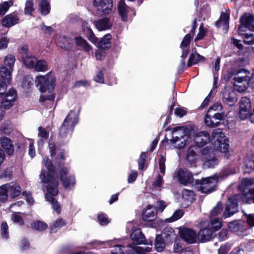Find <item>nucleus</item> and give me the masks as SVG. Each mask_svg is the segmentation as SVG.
Returning <instances> with one entry per match:
<instances>
[{
  "label": "nucleus",
  "instance_id": "nucleus-54",
  "mask_svg": "<svg viewBox=\"0 0 254 254\" xmlns=\"http://www.w3.org/2000/svg\"><path fill=\"white\" fill-rule=\"evenodd\" d=\"M33 78L30 76H27L23 79L22 86L24 89L28 90L33 85Z\"/></svg>",
  "mask_w": 254,
  "mask_h": 254
},
{
  "label": "nucleus",
  "instance_id": "nucleus-61",
  "mask_svg": "<svg viewBox=\"0 0 254 254\" xmlns=\"http://www.w3.org/2000/svg\"><path fill=\"white\" fill-rule=\"evenodd\" d=\"M222 204L221 202H218L217 205L211 211V215L212 216H216L220 213L222 210Z\"/></svg>",
  "mask_w": 254,
  "mask_h": 254
},
{
  "label": "nucleus",
  "instance_id": "nucleus-23",
  "mask_svg": "<svg viewBox=\"0 0 254 254\" xmlns=\"http://www.w3.org/2000/svg\"><path fill=\"white\" fill-rule=\"evenodd\" d=\"M19 20L17 14L11 13L4 16L1 20V23L2 26L9 28L18 24Z\"/></svg>",
  "mask_w": 254,
  "mask_h": 254
},
{
  "label": "nucleus",
  "instance_id": "nucleus-47",
  "mask_svg": "<svg viewBox=\"0 0 254 254\" xmlns=\"http://www.w3.org/2000/svg\"><path fill=\"white\" fill-rule=\"evenodd\" d=\"M65 225V221L62 218L57 219L51 226V231L52 233H56L58 229H59Z\"/></svg>",
  "mask_w": 254,
  "mask_h": 254
},
{
  "label": "nucleus",
  "instance_id": "nucleus-46",
  "mask_svg": "<svg viewBox=\"0 0 254 254\" xmlns=\"http://www.w3.org/2000/svg\"><path fill=\"white\" fill-rule=\"evenodd\" d=\"M8 196L6 184L0 186V201L2 202L6 201Z\"/></svg>",
  "mask_w": 254,
  "mask_h": 254
},
{
  "label": "nucleus",
  "instance_id": "nucleus-41",
  "mask_svg": "<svg viewBox=\"0 0 254 254\" xmlns=\"http://www.w3.org/2000/svg\"><path fill=\"white\" fill-rule=\"evenodd\" d=\"M194 192L192 190H185L182 192V198L184 201H186L187 205H190L194 198Z\"/></svg>",
  "mask_w": 254,
  "mask_h": 254
},
{
  "label": "nucleus",
  "instance_id": "nucleus-51",
  "mask_svg": "<svg viewBox=\"0 0 254 254\" xmlns=\"http://www.w3.org/2000/svg\"><path fill=\"white\" fill-rule=\"evenodd\" d=\"M8 226L6 223L2 222L0 227V237L3 240H7L9 238Z\"/></svg>",
  "mask_w": 254,
  "mask_h": 254
},
{
  "label": "nucleus",
  "instance_id": "nucleus-64",
  "mask_svg": "<svg viewBox=\"0 0 254 254\" xmlns=\"http://www.w3.org/2000/svg\"><path fill=\"white\" fill-rule=\"evenodd\" d=\"M33 3L32 1L27 0L25 3V13L26 14H31L33 10Z\"/></svg>",
  "mask_w": 254,
  "mask_h": 254
},
{
  "label": "nucleus",
  "instance_id": "nucleus-32",
  "mask_svg": "<svg viewBox=\"0 0 254 254\" xmlns=\"http://www.w3.org/2000/svg\"><path fill=\"white\" fill-rule=\"evenodd\" d=\"M128 250H125L127 254H146V253L149 252L152 249L151 247H132V245L129 246Z\"/></svg>",
  "mask_w": 254,
  "mask_h": 254
},
{
  "label": "nucleus",
  "instance_id": "nucleus-53",
  "mask_svg": "<svg viewBox=\"0 0 254 254\" xmlns=\"http://www.w3.org/2000/svg\"><path fill=\"white\" fill-rule=\"evenodd\" d=\"M244 42L245 44L252 45V49L254 53V35L253 34L248 33H244Z\"/></svg>",
  "mask_w": 254,
  "mask_h": 254
},
{
  "label": "nucleus",
  "instance_id": "nucleus-49",
  "mask_svg": "<svg viewBox=\"0 0 254 254\" xmlns=\"http://www.w3.org/2000/svg\"><path fill=\"white\" fill-rule=\"evenodd\" d=\"M32 229L38 231H43L48 227V225L42 221H37L31 224Z\"/></svg>",
  "mask_w": 254,
  "mask_h": 254
},
{
  "label": "nucleus",
  "instance_id": "nucleus-63",
  "mask_svg": "<svg viewBox=\"0 0 254 254\" xmlns=\"http://www.w3.org/2000/svg\"><path fill=\"white\" fill-rule=\"evenodd\" d=\"M11 219L14 223H17L19 225L24 224V221L18 213H13L11 216Z\"/></svg>",
  "mask_w": 254,
  "mask_h": 254
},
{
  "label": "nucleus",
  "instance_id": "nucleus-58",
  "mask_svg": "<svg viewBox=\"0 0 254 254\" xmlns=\"http://www.w3.org/2000/svg\"><path fill=\"white\" fill-rule=\"evenodd\" d=\"M10 39L9 38L6 36L1 37L0 38V50L7 48Z\"/></svg>",
  "mask_w": 254,
  "mask_h": 254
},
{
  "label": "nucleus",
  "instance_id": "nucleus-43",
  "mask_svg": "<svg viewBox=\"0 0 254 254\" xmlns=\"http://www.w3.org/2000/svg\"><path fill=\"white\" fill-rule=\"evenodd\" d=\"M35 70L39 72H45L48 70L47 63L44 60L36 61L34 67Z\"/></svg>",
  "mask_w": 254,
  "mask_h": 254
},
{
  "label": "nucleus",
  "instance_id": "nucleus-8",
  "mask_svg": "<svg viewBox=\"0 0 254 254\" xmlns=\"http://www.w3.org/2000/svg\"><path fill=\"white\" fill-rule=\"evenodd\" d=\"M93 5L101 15H109L113 12L112 0H94Z\"/></svg>",
  "mask_w": 254,
  "mask_h": 254
},
{
  "label": "nucleus",
  "instance_id": "nucleus-15",
  "mask_svg": "<svg viewBox=\"0 0 254 254\" xmlns=\"http://www.w3.org/2000/svg\"><path fill=\"white\" fill-rule=\"evenodd\" d=\"M130 238L133 241V244H129L127 246H123V248H126V250H128L129 246L132 245V247H139V246H136V245H140L143 244L145 241V237L142 233L140 229H136L133 230V231L130 234ZM147 247L144 246L142 247Z\"/></svg>",
  "mask_w": 254,
  "mask_h": 254
},
{
  "label": "nucleus",
  "instance_id": "nucleus-44",
  "mask_svg": "<svg viewBox=\"0 0 254 254\" xmlns=\"http://www.w3.org/2000/svg\"><path fill=\"white\" fill-rule=\"evenodd\" d=\"M165 243L160 235H157L155 242V247L158 252H162L165 247Z\"/></svg>",
  "mask_w": 254,
  "mask_h": 254
},
{
  "label": "nucleus",
  "instance_id": "nucleus-38",
  "mask_svg": "<svg viewBox=\"0 0 254 254\" xmlns=\"http://www.w3.org/2000/svg\"><path fill=\"white\" fill-rule=\"evenodd\" d=\"M40 7L41 12L43 15L48 14L50 11L49 0H36Z\"/></svg>",
  "mask_w": 254,
  "mask_h": 254
},
{
  "label": "nucleus",
  "instance_id": "nucleus-16",
  "mask_svg": "<svg viewBox=\"0 0 254 254\" xmlns=\"http://www.w3.org/2000/svg\"><path fill=\"white\" fill-rule=\"evenodd\" d=\"M251 108V102L249 98L243 97L240 101V116L241 119L248 118Z\"/></svg>",
  "mask_w": 254,
  "mask_h": 254
},
{
  "label": "nucleus",
  "instance_id": "nucleus-18",
  "mask_svg": "<svg viewBox=\"0 0 254 254\" xmlns=\"http://www.w3.org/2000/svg\"><path fill=\"white\" fill-rule=\"evenodd\" d=\"M181 237L189 244H193L196 241L197 236L195 231L189 228H184L180 231Z\"/></svg>",
  "mask_w": 254,
  "mask_h": 254
},
{
  "label": "nucleus",
  "instance_id": "nucleus-45",
  "mask_svg": "<svg viewBox=\"0 0 254 254\" xmlns=\"http://www.w3.org/2000/svg\"><path fill=\"white\" fill-rule=\"evenodd\" d=\"M220 58L218 57L215 62L214 71H213V76H214V86L215 88H217L216 86L218 78V74L217 73V71L219 70L220 68Z\"/></svg>",
  "mask_w": 254,
  "mask_h": 254
},
{
  "label": "nucleus",
  "instance_id": "nucleus-60",
  "mask_svg": "<svg viewBox=\"0 0 254 254\" xmlns=\"http://www.w3.org/2000/svg\"><path fill=\"white\" fill-rule=\"evenodd\" d=\"M205 34L206 30H205L203 26L202 25H201L199 26V32L197 34L196 37H195L194 41H197L202 39L205 36Z\"/></svg>",
  "mask_w": 254,
  "mask_h": 254
},
{
  "label": "nucleus",
  "instance_id": "nucleus-52",
  "mask_svg": "<svg viewBox=\"0 0 254 254\" xmlns=\"http://www.w3.org/2000/svg\"><path fill=\"white\" fill-rule=\"evenodd\" d=\"M206 160L204 162V167L205 168H213L218 163L217 159L212 157V158H207L205 157Z\"/></svg>",
  "mask_w": 254,
  "mask_h": 254
},
{
  "label": "nucleus",
  "instance_id": "nucleus-36",
  "mask_svg": "<svg viewBox=\"0 0 254 254\" xmlns=\"http://www.w3.org/2000/svg\"><path fill=\"white\" fill-rule=\"evenodd\" d=\"M111 37L112 36L110 34L105 35L99 42L98 41L96 43H98V47L103 49L110 48L111 47Z\"/></svg>",
  "mask_w": 254,
  "mask_h": 254
},
{
  "label": "nucleus",
  "instance_id": "nucleus-22",
  "mask_svg": "<svg viewBox=\"0 0 254 254\" xmlns=\"http://www.w3.org/2000/svg\"><path fill=\"white\" fill-rule=\"evenodd\" d=\"M215 237L214 231L209 228L201 229L197 235L198 240L202 243L210 241Z\"/></svg>",
  "mask_w": 254,
  "mask_h": 254
},
{
  "label": "nucleus",
  "instance_id": "nucleus-29",
  "mask_svg": "<svg viewBox=\"0 0 254 254\" xmlns=\"http://www.w3.org/2000/svg\"><path fill=\"white\" fill-rule=\"evenodd\" d=\"M70 40L65 36L57 35L56 42L61 48L66 50L70 47Z\"/></svg>",
  "mask_w": 254,
  "mask_h": 254
},
{
  "label": "nucleus",
  "instance_id": "nucleus-39",
  "mask_svg": "<svg viewBox=\"0 0 254 254\" xmlns=\"http://www.w3.org/2000/svg\"><path fill=\"white\" fill-rule=\"evenodd\" d=\"M204 58L197 53L196 52L192 53L190 55L189 59L188 66L190 67L193 64H196L199 62L203 61Z\"/></svg>",
  "mask_w": 254,
  "mask_h": 254
},
{
  "label": "nucleus",
  "instance_id": "nucleus-13",
  "mask_svg": "<svg viewBox=\"0 0 254 254\" xmlns=\"http://www.w3.org/2000/svg\"><path fill=\"white\" fill-rule=\"evenodd\" d=\"M207 113L208 115L212 117L213 119L219 121L224 119L225 115L222 105L220 102H216L211 106Z\"/></svg>",
  "mask_w": 254,
  "mask_h": 254
},
{
  "label": "nucleus",
  "instance_id": "nucleus-25",
  "mask_svg": "<svg viewBox=\"0 0 254 254\" xmlns=\"http://www.w3.org/2000/svg\"><path fill=\"white\" fill-rule=\"evenodd\" d=\"M229 15V10H226L225 12L221 13L220 19L215 23V25L217 27L223 26L225 33L227 32L228 30Z\"/></svg>",
  "mask_w": 254,
  "mask_h": 254
},
{
  "label": "nucleus",
  "instance_id": "nucleus-56",
  "mask_svg": "<svg viewBox=\"0 0 254 254\" xmlns=\"http://www.w3.org/2000/svg\"><path fill=\"white\" fill-rule=\"evenodd\" d=\"M211 226L212 228V230L214 231V232L220 229L222 226L221 221L218 218H214L211 221Z\"/></svg>",
  "mask_w": 254,
  "mask_h": 254
},
{
  "label": "nucleus",
  "instance_id": "nucleus-26",
  "mask_svg": "<svg viewBox=\"0 0 254 254\" xmlns=\"http://www.w3.org/2000/svg\"><path fill=\"white\" fill-rule=\"evenodd\" d=\"M250 72L245 69L239 70L235 75L234 79L238 83L245 82L248 85H249Z\"/></svg>",
  "mask_w": 254,
  "mask_h": 254
},
{
  "label": "nucleus",
  "instance_id": "nucleus-7",
  "mask_svg": "<svg viewBox=\"0 0 254 254\" xmlns=\"http://www.w3.org/2000/svg\"><path fill=\"white\" fill-rule=\"evenodd\" d=\"M59 175L64 188L67 190H70L75 184V177L70 174L67 168L63 167L59 170Z\"/></svg>",
  "mask_w": 254,
  "mask_h": 254
},
{
  "label": "nucleus",
  "instance_id": "nucleus-11",
  "mask_svg": "<svg viewBox=\"0 0 254 254\" xmlns=\"http://www.w3.org/2000/svg\"><path fill=\"white\" fill-rule=\"evenodd\" d=\"M241 25L238 29L239 34L242 36L247 29L253 31L254 30V16L250 13L244 14L241 18Z\"/></svg>",
  "mask_w": 254,
  "mask_h": 254
},
{
  "label": "nucleus",
  "instance_id": "nucleus-17",
  "mask_svg": "<svg viewBox=\"0 0 254 254\" xmlns=\"http://www.w3.org/2000/svg\"><path fill=\"white\" fill-rule=\"evenodd\" d=\"M165 158L163 156H161L159 160V166L160 172L162 174V176L158 174L154 181L153 186L156 190H159L163 183V176L165 172Z\"/></svg>",
  "mask_w": 254,
  "mask_h": 254
},
{
  "label": "nucleus",
  "instance_id": "nucleus-5",
  "mask_svg": "<svg viewBox=\"0 0 254 254\" xmlns=\"http://www.w3.org/2000/svg\"><path fill=\"white\" fill-rule=\"evenodd\" d=\"M189 129L184 127H175L172 132V138L170 141L175 148L184 147L189 141Z\"/></svg>",
  "mask_w": 254,
  "mask_h": 254
},
{
  "label": "nucleus",
  "instance_id": "nucleus-40",
  "mask_svg": "<svg viewBox=\"0 0 254 254\" xmlns=\"http://www.w3.org/2000/svg\"><path fill=\"white\" fill-rule=\"evenodd\" d=\"M108 246L114 247V249L111 251V254H125L124 251L121 249L122 246L118 244L116 241H109L106 242Z\"/></svg>",
  "mask_w": 254,
  "mask_h": 254
},
{
  "label": "nucleus",
  "instance_id": "nucleus-48",
  "mask_svg": "<svg viewBox=\"0 0 254 254\" xmlns=\"http://www.w3.org/2000/svg\"><path fill=\"white\" fill-rule=\"evenodd\" d=\"M13 4V2L11 0L0 3V14L4 15Z\"/></svg>",
  "mask_w": 254,
  "mask_h": 254
},
{
  "label": "nucleus",
  "instance_id": "nucleus-37",
  "mask_svg": "<svg viewBox=\"0 0 254 254\" xmlns=\"http://www.w3.org/2000/svg\"><path fill=\"white\" fill-rule=\"evenodd\" d=\"M23 63L26 66L29 68H33L35 66L36 59L31 54L26 55L22 57Z\"/></svg>",
  "mask_w": 254,
  "mask_h": 254
},
{
  "label": "nucleus",
  "instance_id": "nucleus-9",
  "mask_svg": "<svg viewBox=\"0 0 254 254\" xmlns=\"http://www.w3.org/2000/svg\"><path fill=\"white\" fill-rule=\"evenodd\" d=\"M244 192V196L249 199L247 201L250 203L252 201L254 203V179L246 178L243 179L240 184Z\"/></svg>",
  "mask_w": 254,
  "mask_h": 254
},
{
  "label": "nucleus",
  "instance_id": "nucleus-50",
  "mask_svg": "<svg viewBox=\"0 0 254 254\" xmlns=\"http://www.w3.org/2000/svg\"><path fill=\"white\" fill-rule=\"evenodd\" d=\"M197 155L193 150V147L189 148L187 151V160L190 163H193L197 159Z\"/></svg>",
  "mask_w": 254,
  "mask_h": 254
},
{
  "label": "nucleus",
  "instance_id": "nucleus-14",
  "mask_svg": "<svg viewBox=\"0 0 254 254\" xmlns=\"http://www.w3.org/2000/svg\"><path fill=\"white\" fill-rule=\"evenodd\" d=\"M174 177L177 178L181 184L185 186L190 184L193 180L190 172L182 169L178 170L175 173Z\"/></svg>",
  "mask_w": 254,
  "mask_h": 254
},
{
  "label": "nucleus",
  "instance_id": "nucleus-1",
  "mask_svg": "<svg viewBox=\"0 0 254 254\" xmlns=\"http://www.w3.org/2000/svg\"><path fill=\"white\" fill-rule=\"evenodd\" d=\"M43 163L47 170H42L40 177L42 182L46 185L47 193L46 198L52 205L55 211L59 214L61 211V206L54 198L58 194V181L55 177L52 163L48 157L43 159Z\"/></svg>",
  "mask_w": 254,
  "mask_h": 254
},
{
  "label": "nucleus",
  "instance_id": "nucleus-55",
  "mask_svg": "<svg viewBox=\"0 0 254 254\" xmlns=\"http://www.w3.org/2000/svg\"><path fill=\"white\" fill-rule=\"evenodd\" d=\"M212 118H213L210 115H208V113H207L204 119L205 125L207 126L212 127H217L219 125V122H217L214 123V121L212 120Z\"/></svg>",
  "mask_w": 254,
  "mask_h": 254
},
{
  "label": "nucleus",
  "instance_id": "nucleus-33",
  "mask_svg": "<svg viewBox=\"0 0 254 254\" xmlns=\"http://www.w3.org/2000/svg\"><path fill=\"white\" fill-rule=\"evenodd\" d=\"M244 166L246 173L254 170V154L247 156L244 159Z\"/></svg>",
  "mask_w": 254,
  "mask_h": 254
},
{
  "label": "nucleus",
  "instance_id": "nucleus-28",
  "mask_svg": "<svg viewBox=\"0 0 254 254\" xmlns=\"http://www.w3.org/2000/svg\"><path fill=\"white\" fill-rule=\"evenodd\" d=\"M223 101L229 106L233 105L237 101L236 93L232 90L225 89L223 93Z\"/></svg>",
  "mask_w": 254,
  "mask_h": 254
},
{
  "label": "nucleus",
  "instance_id": "nucleus-4",
  "mask_svg": "<svg viewBox=\"0 0 254 254\" xmlns=\"http://www.w3.org/2000/svg\"><path fill=\"white\" fill-rule=\"evenodd\" d=\"M80 110H71L64 119L60 128V135L62 137H69L75 126L78 122V115Z\"/></svg>",
  "mask_w": 254,
  "mask_h": 254
},
{
  "label": "nucleus",
  "instance_id": "nucleus-10",
  "mask_svg": "<svg viewBox=\"0 0 254 254\" xmlns=\"http://www.w3.org/2000/svg\"><path fill=\"white\" fill-rule=\"evenodd\" d=\"M241 196L240 194H236L229 198L226 203L225 209L223 212L224 218L230 217L238 211L237 201Z\"/></svg>",
  "mask_w": 254,
  "mask_h": 254
},
{
  "label": "nucleus",
  "instance_id": "nucleus-31",
  "mask_svg": "<svg viewBox=\"0 0 254 254\" xmlns=\"http://www.w3.org/2000/svg\"><path fill=\"white\" fill-rule=\"evenodd\" d=\"M112 22L108 18L98 20L95 23V26L99 31L108 30L112 27Z\"/></svg>",
  "mask_w": 254,
  "mask_h": 254
},
{
  "label": "nucleus",
  "instance_id": "nucleus-6",
  "mask_svg": "<svg viewBox=\"0 0 254 254\" xmlns=\"http://www.w3.org/2000/svg\"><path fill=\"white\" fill-rule=\"evenodd\" d=\"M217 175L207 177L202 179L200 183L199 190L202 193H209L215 190L217 182L219 178Z\"/></svg>",
  "mask_w": 254,
  "mask_h": 254
},
{
  "label": "nucleus",
  "instance_id": "nucleus-24",
  "mask_svg": "<svg viewBox=\"0 0 254 254\" xmlns=\"http://www.w3.org/2000/svg\"><path fill=\"white\" fill-rule=\"evenodd\" d=\"M0 144L8 155H12L14 153V147L12 140L7 137L1 136L0 138Z\"/></svg>",
  "mask_w": 254,
  "mask_h": 254
},
{
  "label": "nucleus",
  "instance_id": "nucleus-42",
  "mask_svg": "<svg viewBox=\"0 0 254 254\" xmlns=\"http://www.w3.org/2000/svg\"><path fill=\"white\" fill-rule=\"evenodd\" d=\"M75 40L76 45L82 48L85 51L88 52L91 50L92 48L91 46L85 40L81 37H76L75 38Z\"/></svg>",
  "mask_w": 254,
  "mask_h": 254
},
{
  "label": "nucleus",
  "instance_id": "nucleus-19",
  "mask_svg": "<svg viewBox=\"0 0 254 254\" xmlns=\"http://www.w3.org/2000/svg\"><path fill=\"white\" fill-rule=\"evenodd\" d=\"M16 97V91L13 88H10L6 93L5 97L1 102V104L4 109H8L13 105Z\"/></svg>",
  "mask_w": 254,
  "mask_h": 254
},
{
  "label": "nucleus",
  "instance_id": "nucleus-35",
  "mask_svg": "<svg viewBox=\"0 0 254 254\" xmlns=\"http://www.w3.org/2000/svg\"><path fill=\"white\" fill-rule=\"evenodd\" d=\"M82 28L84 32H87L86 34L88 35L89 40L92 43L96 44L98 41V38L95 37L87 22H84L83 23Z\"/></svg>",
  "mask_w": 254,
  "mask_h": 254
},
{
  "label": "nucleus",
  "instance_id": "nucleus-21",
  "mask_svg": "<svg viewBox=\"0 0 254 254\" xmlns=\"http://www.w3.org/2000/svg\"><path fill=\"white\" fill-rule=\"evenodd\" d=\"M191 39L190 34H187L184 38L180 47L182 50V54L181 56V66L183 67L185 65V60L188 54V50L190 46V43Z\"/></svg>",
  "mask_w": 254,
  "mask_h": 254
},
{
  "label": "nucleus",
  "instance_id": "nucleus-12",
  "mask_svg": "<svg viewBox=\"0 0 254 254\" xmlns=\"http://www.w3.org/2000/svg\"><path fill=\"white\" fill-rule=\"evenodd\" d=\"M15 61V57L11 54L6 56L4 60V64L0 67V75L11 77V73Z\"/></svg>",
  "mask_w": 254,
  "mask_h": 254
},
{
  "label": "nucleus",
  "instance_id": "nucleus-62",
  "mask_svg": "<svg viewBox=\"0 0 254 254\" xmlns=\"http://www.w3.org/2000/svg\"><path fill=\"white\" fill-rule=\"evenodd\" d=\"M98 220L100 224L102 226L106 225L109 223V221L105 214L103 213L98 214Z\"/></svg>",
  "mask_w": 254,
  "mask_h": 254
},
{
  "label": "nucleus",
  "instance_id": "nucleus-3",
  "mask_svg": "<svg viewBox=\"0 0 254 254\" xmlns=\"http://www.w3.org/2000/svg\"><path fill=\"white\" fill-rule=\"evenodd\" d=\"M55 77L50 72L45 76L36 77L35 83L40 92L43 93L40 97L41 101L43 102L46 100H54L55 96L52 92L55 87Z\"/></svg>",
  "mask_w": 254,
  "mask_h": 254
},
{
  "label": "nucleus",
  "instance_id": "nucleus-34",
  "mask_svg": "<svg viewBox=\"0 0 254 254\" xmlns=\"http://www.w3.org/2000/svg\"><path fill=\"white\" fill-rule=\"evenodd\" d=\"M11 79L10 76L0 75V95H3L6 93L7 85Z\"/></svg>",
  "mask_w": 254,
  "mask_h": 254
},
{
  "label": "nucleus",
  "instance_id": "nucleus-20",
  "mask_svg": "<svg viewBox=\"0 0 254 254\" xmlns=\"http://www.w3.org/2000/svg\"><path fill=\"white\" fill-rule=\"evenodd\" d=\"M157 214L156 207L147 205L142 214V220L144 221H152L155 219Z\"/></svg>",
  "mask_w": 254,
  "mask_h": 254
},
{
  "label": "nucleus",
  "instance_id": "nucleus-27",
  "mask_svg": "<svg viewBox=\"0 0 254 254\" xmlns=\"http://www.w3.org/2000/svg\"><path fill=\"white\" fill-rule=\"evenodd\" d=\"M6 184L8 196L10 198H13L16 197L20 194L21 189V187L18 184L15 182H10Z\"/></svg>",
  "mask_w": 254,
  "mask_h": 254
},
{
  "label": "nucleus",
  "instance_id": "nucleus-2",
  "mask_svg": "<svg viewBox=\"0 0 254 254\" xmlns=\"http://www.w3.org/2000/svg\"><path fill=\"white\" fill-rule=\"evenodd\" d=\"M193 140L199 147L204 146L210 140L213 148L209 149L203 148L202 153L204 155L213 152L214 150L226 152L228 150V140L220 129H217L213 131L210 139L209 134L206 131H202L197 133L194 135Z\"/></svg>",
  "mask_w": 254,
  "mask_h": 254
},
{
  "label": "nucleus",
  "instance_id": "nucleus-59",
  "mask_svg": "<svg viewBox=\"0 0 254 254\" xmlns=\"http://www.w3.org/2000/svg\"><path fill=\"white\" fill-rule=\"evenodd\" d=\"M146 154L145 152H142L140 154L139 158L138 160V169L142 170L144 168Z\"/></svg>",
  "mask_w": 254,
  "mask_h": 254
},
{
  "label": "nucleus",
  "instance_id": "nucleus-30",
  "mask_svg": "<svg viewBox=\"0 0 254 254\" xmlns=\"http://www.w3.org/2000/svg\"><path fill=\"white\" fill-rule=\"evenodd\" d=\"M131 9L126 4L124 0H121L118 4V11L122 19L124 21L127 20V14Z\"/></svg>",
  "mask_w": 254,
  "mask_h": 254
},
{
  "label": "nucleus",
  "instance_id": "nucleus-57",
  "mask_svg": "<svg viewBox=\"0 0 254 254\" xmlns=\"http://www.w3.org/2000/svg\"><path fill=\"white\" fill-rule=\"evenodd\" d=\"M183 214L184 212L182 210H176L172 217L169 219V222H172L179 219L183 216Z\"/></svg>",
  "mask_w": 254,
  "mask_h": 254
}]
</instances>
